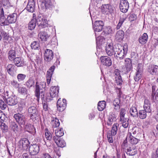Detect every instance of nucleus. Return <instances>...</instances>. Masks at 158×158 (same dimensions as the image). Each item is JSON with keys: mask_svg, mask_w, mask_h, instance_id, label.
Segmentation results:
<instances>
[{"mask_svg": "<svg viewBox=\"0 0 158 158\" xmlns=\"http://www.w3.org/2000/svg\"><path fill=\"white\" fill-rule=\"evenodd\" d=\"M128 51V46L125 44L123 46L120 44H117L113 46L110 44L106 46V51L109 56L114 55V57L117 59L121 60L124 58Z\"/></svg>", "mask_w": 158, "mask_h": 158, "instance_id": "obj_1", "label": "nucleus"}, {"mask_svg": "<svg viewBox=\"0 0 158 158\" xmlns=\"http://www.w3.org/2000/svg\"><path fill=\"white\" fill-rule=\"evenodd\" d=\"M17 14L13 13L8 15L6 19L4 15H2L0 18V24L1 26L7 25L10 23H14L16 21Z\"/></svg>", "mask_w": 158, "mask_h": 158, "instance_id": "obj_2", "label": "nucleus"}, {"mask_svg": "<svg viewBox=\"0 0 158 158\" xmlns=\"http://www.w3.org/2000/svg\"><path fill=\"white\" fill-rule=\"evenodd\" d=\"M30 142L26 138H24L21 139L19 142L18 147L19 150H26L30 147Z\"/></svg>", "mask_w": 158, "mask_h": 158, "instance_id": "obj_3", "label": "nucleus"}, {"mask_svg": "<svg viewBox=\"0 0 158 158\" xmlns=\"http://www.w3.org/2000/svg\"><path fill=\"white\" fill-rule=\"evenodd\" d=\"M14 118L21 127H24L26 121L24 115L21 114L17 113L14 115Z\"/></svg>", "mask_w": 158, "mask_h": 158, "instance_id": "obj_4", "label": "nucleus"}, {"mask_svg": "<svg viewBox=\"0 0 158 158\" xmlns=\"http://www.w3.org/2000/svg\"><path fill=\"white\" fill-rule=\"evenodd\" d=\"M67 105L66 100L65 99H61L59 98L57 102V107L58 111L62 112L66 108Z\"/></svg>", "mask_w": 158, "mask_h": 158, "instance_id": "obj_5", "label": "nucleus"}, {"mask_svg": "<svg viewBox=\"0 0 158 158\" xmlns=\"http://www.w3.org/2000/svg\"><path fill=\"white\" fill-rule=\"evenodd\" d=\"M120 10L122 12L125 13L129 8V3L127 0H120L119 3Z\"/></svg>", "mask_w": 158, "mask_h": 158, "instance_id": "obj_6", "label": "nucleus"}, {"mask_svg": "<svg viewBox=\"0 0 158 158\" xmlns=\"http://www.w3.org/2000/svg\"><path fill=\"white\" fill-rule=\"evenodd\" d=\"M37 24L40 28H45L48 25L47 20L43 19V17L40 16H38L37 19Z\"/></svg>", "mask_w": 158, "mask_h": 158, "instance_id": "obj_7", "label": "nucleus"}, {"mask_svg": "<svg viewBox=\"0 0 158 158\" xmlns=\"http://www.w3.org/2000/svg\"><path fill=\"white\" fill-rule=\"evenodd\" d=\"M53 54L52 50L46 49L44 54V60L45 63H48L50 62L53 59Z\"/></svg>", "mask_w": 158, "mask_h": 158, "instance_id": "obj_8", "label": "nucleus"}, {"mask_svg": "<svg viewBox=\"0 0 158 158\" xmlns=\"http://www.w3.org/2000/svg\"><path fill=\"white\" fill-rule=\"evenodd\" d=\"M27 113L30 115L31 119H35L38 114V111L35 106H31L27 110Z\"/></svg>", "mask_w": 158, "mask_h": 158, "instance_id": "obj_9", "label": "nucleus"}, {"mask_svg": "<svg viewBox=\"0 0 158 158\" xmlns=\"http://www.w3.org/2000/svg\"><path fill=\"white\" fill-rule=\"evenodd\" d=\"M29 153L32 155H37L39 152V146L36 143L31 144L29 147Z\"/></svg>", "mask_w": 158, "mask_h": 158, "instance_id": "obj_10", "label": "nucleus"}, {"mask_svg": "<svg viewBox=\"0 0 158 158\" xmlns=\"http://www.w3.org/2000/svg\"><path fill=\"white\" fill-rule=\"evenodd\" d=\"M104 26L103 22L101 20L95 21L93 25V28L95 32H99L103 29Z\"/></svg>", "mask_w": 158, "mask_h": 158, "instance_id": "obj_11", "label": "nucleus"}, {"mask_svg": "<svg viewBox=\"0 0 158 158\" xmlns=\"http://www.w3.org/2000/svg\"><path fill=\"white\" fill-rule=\"evenodd\" d=\"M102 64L106 67L110 66L112 64L111 59L107 56H102L100 58Z\"/></svg>", "mask_w": 158, "mask_h": 158, "instance_id": "obj_12", "label": "nucleus"}, {"mask_svg": "<svg viewBox=\"0 0 158 158\" xmlns=\"http://www.w3.org/2000/svg\"><path fill=\"white\" fill-rule=\"evenodd\" d=\"M142 65V64H138L137 68V71L136 73L135 76L134 77V79L135 81H138L142 77V70L141 68Z\"/></svg>", "mask_w": 158, "mask_h": 158, "instance_id": "obj_13", "label": "nucleus"}, {"mask_svg": "<svg viewBox=\"0 0 158 158\" xmlns=\"http://www.w3.org/2000/svg\"><path fill=\"white\" fill-rule=\"evenodd\" d=\"M148 72L153 76H157L158 75V66L156 65H151L148 69Z\"/></svg>", "mask_w": 158, "mask_h": 158, "instance_id": "obj_14", "label": "nucleus"}, {"mask_svg": "<svg viewBox=\"0 0 158 158\" xmlns=\"http://www.w3.org/2000/svg\"><path fill=\"white\" fill-rule=\"evenodd\" d=\"M6 99L7 103L10 106H14L18 102L17 97L15 96L11 95V97H7Z\"/></svg>", "mask_w": 158, "mask_h": 158, "instance_id": "obj_15", "label": "nucleus"}, {"mask_svg": "<svg viewBox=\"0 0 158 158\" xmlns=\"http://www.w3.org/2000/svg\"><path fill=\"white\" fill-rule=\"evenodd\" d=\"M126 153L130 156H134L137 154V151L135 146L131 145L130 147H127L126 149Z\"/></svg>", "mask_w": 158, "mask_h": 158, "instance_id": "obj_16", "label": "nucleus"}, {"mask_svg": "<svg viewBox=\"0 0 158 158\" xmlns=\"http://www.w3.org/2000/svg\"><path fill=\"white\" fill-rule=\"evenodd\" d=\"M101 10L104 14H108L112 13L113 10L111 5L109 4L102 5L101 7Z\"/></svg>", "mask_w": 158, "mask_h": 158, "instance_id": "obj_17", "label": "nucleus"}, {"mask_svg": "<svg viewBox=\"0 0 158 158\" xmlns=\"http://www.w3.org/2000/svg\"><path fill=\"white\" fill-rule=\"evenodd\" d=\"M41 85L39 83L38 81L36 82L35 85V95L37 98V101L38 102H39L40 98V91L43 90Z\"/></svg>", "mask_w": 158, "mask_h": 158, "instance_id": "obj_18", "label": "nucleus"}, {"mask_svg": "<svg viewBox=\"0 0 158 158\" xmlns=\"http://www.w3.org/2000/svg\"><path fill=\"white\" fill-rule=\"evenodd\" d=\"M35 7V2L34 0H30L28 1L26 9L29 12H33Z\"/></svg>", "mask_w": 158, "mask_h": 158, "instance_id": "obj_19", "label": "nucleus"}, {"mask_svg": "<svg viewBox=\"0 0 158 158\" xmlns=\"http://www.w3.org/2000/svg\"><path fill=\"white\" fill-rule=\"evenodd\" d=\"M59 88L58 87H51L50 89L49 94L51 98L57 97L59 93Z\"/></svg>", "mask_w": 158, "mask_h": 158, "instance_id": "obj_20", "label": "nucleus"}, {"mask_svg": "<svg viewBox=\"0 0 158 158\" xmlns=\"http://www.w3.org/2000/svg\"><path fill=\"white\" fill-rule=\"evenodd\" d=\"M125 66L127 72L132 70L133 69L132 62L129 58H126L125 60Z\"/></svg>", "mask_w": 158, "mask_h": 158, "instance_id": "obj_21", "label": "nucleus"}, {"mask_svg": "<svg viewBox=\"0 0 158 158\" xmlns=\"http://www.w3.org/2000/svg\"><path fill=\"white\" fill-rule=\"evenodd\" d=\"M53 138V140L58 146L63 148L66 145V143L64 140L60 139V138H57L56 136H54Z\"/></svg>", "mask_w": 158, "mask_h": 158, "instance_id": "obj_22", "label": "nucleus"}, {"mask_svg": "<svg viewBox=\"0 0 158 158\" xmlns=\"http://www.w3.org/2000/svg\"><path fill=\"white\" fill-rule=\"evenodd\" d=\"M23 127L28 132L31 134H34L35 133L36 131L35 128L33 125L27 123L25 124Z\"/></svg>", "mask_w": 158, "mask_h": 158, "instance_id": "obj_23", "label": "nucleus"}, {"mask_svg": "<svg viewBox=\"0 0 158 158\" xmlns=\"http://www.w3.org/2000/svg\"><path fill=\"white\" fill-rule=\"evenodd\" d=\"M45 137L47 139V141L46 142L44 140H42V141L44 142V143H43L44 145L46 144V145L48 146V144H47V143L48 142V141H52V134L50 132H49L47 128H46L45 130Z\"/></svg>", "mask_w": 158, "mask_h": 158, "instance_id": "obj_24", "label": "nucleus"}, {"mask_svg": "<svg viewBox=\"0 0 158 158\" xmlns=\"http://www.w3.org/2000/svg\"><path fill=\"white\" fill-rule=\"evenodd\" d=\"M128 137L129 142L132 144H136L139 141V139L132 136L131 133L130 132L128 133Z\"/></svg>", "mask_w": 158, "mask_h": 158, "instance_id": "obj_25", "label": "nucleus"}, {"mask_svg": "<svg viewBox=\"0 0 158 158\" xmlns=\"http://www.w3.org/2000/svg\"><path fill=\"white\" fill-rule=\"evenodd\" d=\"M148 39V35L146 33H144L139 38V42L141 44H144L147 42Z\"/></svg>", "mask_w": 158, "mask_h": 158, "instance_id": "obj_26", "label": "nucleus"}, {"mask_svg": "<svg viewBox=\"0 0 158 158\" xmlns=\"http://www.w3.org/2000/svg\"><path fill=\"white\" fill-rule=\"evenodd\" d=\"M6 69L8 73L11 75H13L16 70L15 66L12 64H8L7 66Z\"/></svg>", "mask_w": 158, "mask_h": 158, "instance_id": "obj_27", "label": "nucleus"}, {"mask_svg": "<svg viewBox=\"0 0 158 158\" xmlns=\"http://www.w3.org/2000/svg\"><path fill=\"white\" fill-rule=\"evenodd\" d=\"M150 105V103L149 100L148 99L145 100L143 106V109L148 113H150L151 112L152 110L151 109Z\"/></svg>", "mask_w": 158, "mask_h": 158, "instance_id": "obj_28", "label": "nucleus"}, {"mask_svg": "<svg viewBox=\"0 0 158 158\" xmlns=\"http://www.w3.org/2000/svg\"><path fill=\"white\" fill-rule=\"evenodd\" d=\"M52 5L51 0H44L41 4L43 9H47L50 7Z\"/></svg>", "mask_w": 158, "mask_h": 158, "instance_id": "obj_29", "label": "nucleus"}, {"mask_svg": "<svg viewBox=\"0 0 158 158\" xmlns=\"http://www.w3.org/2000/svg\"><path fill=\"white\" fill-rule=\"evenodd\" d=\"M14 63L17 67H20L23 66L24 62L19 57L15 58L14 60Z\"/></svg>", "mask_w": 158, "mask_h": 158, "instance_id": "obj_30", "label": "nucleus"}, {"mask_svg": "<svg viewBox=\"0 0 158 158\" xmlns=\"http://www.w3.org/2000/svg\"><path fill=\"white\" fill-rule=\"evenodd\" d=\"M35 81L34 79L32 77H30L28 80L26 82V85L28 88L34 87Z\"/></svg>", "mask_w": 158, "mask_h": 158, "instance_id": "obj_31", "label": "nucleus"}, {"mask_svg": "<svg viewBox=\"0 0 158 158\" xmlns=\"http://www.w3.org/2000/svg\"><path fill=\"white\" fill-rule=\"evenodd\" d=\"M36 23H37V19H32L28 23V29L31 30L34 29L36 26Z\"/></svg>", "mask_w": 158, "mask_h": 158, "instance_id": "obj_32", "label": "nucleus"}, {"mask_svg": "<svg viewBox=\"0 0 158 158\" xmlns=\"http://www.w3.org/2000/svg\"><path fill=\"white\" fill-rule=\"evenodd\" d=\"M39 36L42 41H47L49 37L48 35L44 32H40L39 34Z\"/></svg>", "mask_w": 158, "mask_h": 158, "instance_id": "obj_33", "label": "nucleus"}, {"mask_svg": "<svg viewBox=\"0 0 158 158\" xmlns=\"http://www.w3.org/2000/svg\"><path fill=\"white\" fill-rule=\"evenodd\" d=\"M106 102L105 101H99L98 103V109L99 111L103 110L106 107Z\"/></svg>", "mask_w": 158, "mask_h": 158, "instance_id": "obj_34", "label": "nucleus"}, {"mask_svg": "<svg viewBox=\"0 0 158 158\" xmlns=\"http://www.w3.org/2000/svg\"><path fill=\"white\" fill-rule=\"evenodd\" d=\"M130 113L131 116L133 117H136L138 116V113L137 109L135 106H133L131 108Z\"/></svg>", "mask_w": 158, "mask_h": 158, "instance_id": "obj_35", "label": "nucleus"}, {"mask_svg": "<svg viewBox=\"0 0 158 158\" xmlns=\"http://www.w3.org/2000/svg\"><path fill=\"white\" fill-rule=\"evenodd\" d=\"M0 127L3 132L6 133L8 131V126L3 122L0 121Z\"/></svg>", "mask_w": 158, "mask_h": 158, "instance_id": "obj_36", "label": "nucleus"}, {"mask_svg": "<svg viewBox=\"0 0 158 158\" xmlns=\"http://www.w3.org/2000/svg\"><path fill=\"white\" fill-rule=\"evenodd\" d=\"M124 32L122 30H118L116 34V37L118 40H121L123 38Z\"/></svg>", "mask_w": 158, "mask_h": 158, "instance_id": "obj_37", "label": "nucleus"}, {"mask_svg": "<svg viewBox=\"0 0 158 158\" xmlns=\"http://www.w3.org/2000/svg\"><path fill=\"white\" fill-rule=\"evenodd\" d=\"M15 55L16 53L15 50H10L8 53V58L10 60H13L15 58Z\"/></svg>", "mask_w": 158, "mask_h": 158, "instance_id": "obj_38", "label": "nucleus"}, {"mask_svg": "<svg viewBox=\"0 0 158 158\" xmlns=\"http://www.w3.org/2000/svg\"><path fill=\"white\" fill-rule=\"evenodd\" d=\"M147 113L148 112L144 110H140L139 112V117L140 119H144L147 116Z\"/></svg>", "mask_w": 158, "mask_h": 158, "instance_id": "obj_39", "label": "nucleus"}, {"mask_svg": "<svg viewBox=\"0 0 158 158\" xmlns=\"http://www.w3.org/2000/svg\"><path fill=\"white\" fill-rule=\"evenodd\" d=\"M51 123L53 128L58 127L60 125L59 119L56 118H53L51 120Z\"/></svg>", "mask_w": 158, "mask_h": 158, "instance_id": "obj_40", "label": "nucleus"}, {"mask_svg": "<svg viewBox=\"0 0 158 158\" xmlns=\"http://www.w3.org/2000/svg\"><path fill=\"white\" fill-rule=\"evenodd\" d=\"M55 134L57 138H60L64 135L63 130L62 128H60L59 130H56L55 131Z\"/></svg>", "mask_w": 158, "mask_h": 158, "instance_id": "obj_41", "label": "nucleus"}, {"mask_svg": "<svg viewBox=\"0 0 158 158\" xmlns=\"http://www.w3.org/2000/svg\"><path fill=\"white\" fill-rule=\"evenodd\" d=\"M123 120H121V119L120 120V122H122V126L124 128H127L129 125V119L128 118H123Z\"/></svg>", "mask_w": 158, "mask_h": 158, "instance_id": "obj_42", "label": "nucleus"}, {"mask_svg": "<svg viewBox=\"0 0 158 158\" xmlns=\"http://www.w3.org/2000/svg\"><path fill=\"white\" fill-rule=\"evenodd\" d=\"M120 98H116L113 102V105L114 106V109L116 110H119L120 108L119 104Z\"/></svg>", "mask_w": 158, "mask_h": 158, "instance_id": "obj_43", "label": "nucleus"}, {"mask_svg": "<svg viewBox=\"0 0 158 158\" xmlns=\"http://www.w3.org/2000/svg\"><path fill=\"white\" fill-rule=\"evenodd\" d=\"M10 127L14 132L17 131L18 130V124L15 122H12L11 123Z\"/></svg>", "mask_w": 158, "mask_h": 158, "instance_id": "obj_44", "label": "nucleus"}, {"mask_svg": "<svg viewBox=\"0 0 158 158\" xmlns=\"http://www.w3.org/2000/svg\"><path fill=\"white\" fill-rule=\"evenodd\" d=\"M117 125L118 126V125L117 123L114 124L112 127L111 131H110V133H111V134L113 135V136L117 134Z\"/></svg>", "mask_w": 158, "mask_h": 158, "instance_id": "obj_45", "label": "nucleus"}, {"mask_svg": "<svg viewBox=\"0 0 158 158\" xmlns=\"http://www.w3.org/2000/svg\"><path fill=\"white\" fill-rule=\"evenodd\" d=\"M53 73L49 72V71H47L46 74V80L47 84L49 85L50 83L51 79Z\"/></svg>", "mask_w": 158, "mask_h": 158, "instance_id": "obj_46", "label": "nucleus"}, {"mask_svg": "<svg viewBox=\"0 0 158 158\" xmlns=\"http://www.w3.org/2000/svg\"><path fill=\"white\" fill-rule=\"evenodd\" d=\"M19 92L23 95H26L27 94V89L26 87H19L18 89Z\"/></svg>", "mask_w": 158, "mask_h": 158, "instance_id": "obj_47", "label": "nucleus"}, {"mask_svg": "<svg viewBox=\"0 0 158 158\" xmlns=\"http://www.w3.org/2000/svg\"><path fill=\"white\" fill-rule=\"evenodd\" d=\"M1 4L6 8L9 7L10 6V2L8 0H2L1 2Z\"/></svg>", "mask_w": 158, "mask_h": 158, "instance_id": "obj_48", "label": "nucleus"}, {"mask_svg": "<svg viewBox=\"0 0 158 158\" xmlns=\"http://www.w3.org/2000/svg\"><path fill=\"white\" fill-rule=\"evenodd\" d=\"M1 34L2 35L3 38V40L6 42L7 40L9 38V36L7 33L4 31H1Z\"/></svg>", "mask_w": 158, "mask_h": 158, "instance_id": "obj_49", "label": "nucleus"}, {"mask_svg": "<svg viewBox=\"0 0 158 158\" xmlns=\"http://www.w3.org/2000/svg\"><path fill=\"white\" fill-rule=\"evenodd\" d=\"M126 19L125 17H121L119 20V22L116 27L117 29H119L121 26L122 24Z\"/></svg>", "mask_w": 158, "mask_h": 158, "instance_id": "obj_50", "label": "nucleus"}, {"mask_svg": "<svg viewBox=\"0 0 158 158\" xmlns=\"http://www.w3.org/2000/svg\"><path fill=\"white\" fill-rule=\"evenodd\" d=\"M26 75L23 74H19L17 75V78L19 82L23 81L26 77Z\"/></svg>", "mask_w": 158, "mask_h": 158, "instance_id": "obj_51", "label": "nucleus"}, {"mask_svg": "<svg viewBox=\"0 0 158 158\" xmlns=\"http://www.w3.org/2000/svg\"><path fill=\"white\" fill-rule=\"evenodd\" d=\"M39 46V43L36 41H34L31 45V48L34 50L38 49Z\"/></svg>", "mask_w": 158, "mask_h": 158, "instance_id": "obj_52", "label": "nucleus"}, {"mask_svg": "<svg viewBox=\"0 0 158 158\" xmlns=\"http://www.w3.org/2000/svg\"><path fill=\"white\" fill-rule=\"evenodd\" d=\"M115 81L117 85H121L122 84L123 80L121 76L115 77Z\"/></svg>", "mask_w": 158, "mask_h": 158, "instance_id": "obj_53", "label": "nucleus"}, {"mask_svg": "<svg viewBox=\"0 0 158 158\" xmlns=\"http://www.w3.org/2000/svg\"><path fill=\"white\" fill-rule=\"evenodd\" d=\"M96 37V42L97 44H102L103 41L105 40V38L102 36H98Z\"/></svg>", "mask_w": 158, "mask_h": 158, "instance_id": "obj_54", "label": "nucleus"}, {"mask_svg": "<svg viewBox=\"0 0 158 158\" xmlns=\"http://www.w3.org/2000/svg\"><path fill=\"white\" fill-rule=\"evenodd\" d=\"M113 135L110 131H108L107 134V137L108 142L109 143H113V140L112 138Z\"/></svg>", "mask_w": 158, "mask_h": 158, "instance_id": "obj_55", "label": "nucleus"}, {"mask_svg": "<svg viewBox=\"0 0 158 158\" xmlns=\"http://www.w3.org/2000/svg\"><path fill=\"white\" fill-rule=\"evenodd\" d=\"M7 107V106L5 102L3 100L0 99V108L2 110H4Z\"/></svg>", "mask_w": 158, "mask_h": 158, "instance_id": "obj_56", "label": "nucleus"}, {"mask_svg": "<svg viewBox=\"0 0 158 158\" xmlns=\"http://www.w3.org/2000/svg\"><path fill=\"white\" fill-rule=\"evenodd\" d=\"M11 84L13 87L16 89L18 88L20 85V84L18 83L15 80L11 81Z\"/></svg>", "mask_w": 158, "mask_h": 158, "instance_id": "obj_57", "label": "nucleus"}, {"mask_svg": "<svg viewBox=\"0 0 158 158\" xmlns=\"http://www.w3.org/2000/svg\"><path fill=\"white\" fill-rule=\"evenodd\" d=\"M126 114V110L124 109H121L120 111V120H123V118H124V115Z\"/></svg>", "mask_w": 158, "mask_h": 158, "instance_id": "obj_58", "label": "nucleus"}, {"mask_svg": "<svg viewBox=\"0 0 158 158\" xmlns=\"http://www.w3.org/2000/svg\"><path fill=\"white\" fill-rule=\"evenodd\" d=\"M108 119V120L110 123L115 121L116 120L115 115L114 114H110L109 116Z\"/></svg>", "mask_w": 158, "mask_h": 158, "instance_id": "obj_59", "label": "nucleus"}, {"mask_svg": "<svg viewBox=\"0 0 158 158\" xmlns=\"http://www.w3.org/2000/svg\"><path fill=\"white\" fill-rule=\"evenodd\" d=\"M131 62H133V64H135L137 63L138 61V57L137 56H135L131 57L130 59Z\"/></svg>", "mask_w": 158, "mask_h": 158, "instance_id": "obj_60", "label": "nucleus"}, {"mask_svg": "<svg viewBox=\"0 0 158 158\" xmlns=\"http://www.w3.org/2000/svg\"><path fill=\"white\" fill-rule=\"evenodd\" d=\"M156 85H152V91L151 95V99H152V98H153L156 93Z\"/></svg>", "mask_w": 158, "mask_h": 158, "instance_id": "obj_61", "label": "nucleus"}, {"mask_svg": "<svg viewBox=\"0 0 158 158\" xmlns=\"http://www.w3.org/2000/svg\"><path fill=\"white\" fill-rule=\"evenodd\" d=\"M136 18V15L134 14H131L129 17V19L131 22L135 20Z\"/></svg>", "mask_w": 158, "mask_h": 158, "instance_id": "obj_62", "label": "nucleus"}, {"mask_svg": "<svg viewBox=\"0 0 158 158\" xmlns=\"http://www.w3.org/2000/svg\"><path fill=\"white\" fill-rule=\"evenodd\" d=\"M104 33L107 34H109L112 33L113 32V31L111 28L109 27H108L105 30L103 31Z\"/></svg>", "mask_w": 158, "mask_h": 158, "instance_id": "obj_63", "label": "nucleus"}, {"mask_svg": "<svg viewBox=\"0 0 158 158\" xmlns=\"http://www.w3.org/2000/svg\"><path fill=\"white\" fill-rule=\"evenodd\" d=\"M31 155L29 153H25L22 156V158H32Z\"/></svg>", "mask_w": 158, "mask_h": 158, "instance_id": "obj_64", "label": "nucleus"}]
</instances>
